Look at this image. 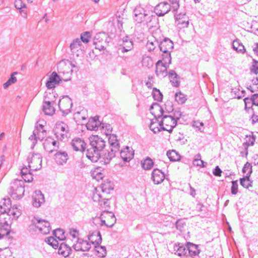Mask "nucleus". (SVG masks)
<instances>
[{"mask_svg": "<svg viewBox=\"0 0 258 258\" xmlns=\"http://www.w3.org/2000/svg\"><path fill=\"white\" fill-rule=\"evenodd\" d=\"M160 124L162 130L166 131L171 133L173 128L177 125V122L172 115H164Z\"/></svg>", "mask_w": 258, "mask_h": 258, "instance_id": "39448f33", "label": "nucleus"}, {"mask_svg": "<svg viewBox=\"0 0 258 258\" xmlns=\"http://www.w3.org/2000/svg\"><path fill=\"white\" fill-rule=\"evenodd\" d=\"M71 251L72 249L71 247L66 243L61 242L59 244L58 249V253L59 254H61L64 257H67L70 254Z\"/></svg>", "mask_w": 258, "mask_h": 258, "instance_id": "c756f323", "label": "nucleus"}, {"mask_svg": "<svg viewBox=\"0 0 258 258\" xmlns=\"http://www.w3.org/2000/svg\"><path fill=\"white\" fill-rule=\"evenodd\" d=\"M150 110L151 113L154 116V117L159 118L163 117L164 115H171L170 111H165L162 107L158 103H153L150 107Z\"/></svg>", "mask_w": 258, "mask_h": 258, "instance_id": "9d476101", "label": "nucleus"}, {"mask_svg": "<svg viewBox=\"0 0 258 258\" xmlns=\"http://www.w3.org/2000/svg\"><path fill=\"white\" fill-rule=\"evenodd\" d=\"M134 20L138 23H141L146 20L148 16L146 11L141 7H136L133 12Z\"/></svg>", "mask_w": 258, "mask_h": 258, "instance_id": "f8f14e48", "label": "nucleus"}, {"mask_svg": "<svg viewBox=\"0 0 258 258\" xmlns=\"http://www.w3.org/2000/svg\"><path fill=\"white\" fill-rule=\"evenodd\" d=\"M171 52L163 53L162 55V62L165 66L168 67L169 65L171 63Z\"/></svg>", "mask_w": 258, "mask_h": 258, "instance_id": "6e6d98bb", "label": "nucleus"}, {"mask_svg": "<svg viewBox=\"0 0 258 258\" xmlns=\"http://www.w3.org/2000/svg\"><path fill=\"white\" fill-rule=\"evenodd\" d=\"M244 102L245 104V110L246 111H248L252 107V100L251 98L246 97L244 99Z\"/></svg>", "mask_w": 258, "mask_h": 258, "instance_id": "e2e57ef3", "label": "nucleus"}, {"mask_svg": "<svg viewBox=\"0 0 258 258\" xmlns=\"http://www.w3.org/2000/svg\"><path fill=\"white\" fill-rule=\"evenodd\" d=\"M108 142L110 144L111 149L116 151H119L120 146L116 135L110 134L109 137L108 138Z\"/></svg>", "mask_w": 258, "mask_h": 258, "instance_id": "2f4dec72", "label": "nucleus"}, {"mask_svg": "<svg viewBox=\"0 0 258 258\" xmlns=\"http://www.w3.org/2000/svg\"><path fill=\"white\" fill-rule=\"evenodd\" d=\"M171 9V6L167 2H162L155 7V12L158 16H163L168 13Z\"/></svg>", "mask_w": 258, "mask_h": 258, "instance_id": "4468645a", "label": "nucleus"}, {"mask_svg": "<svg viewBox=\"0 0 258 258\" xmlns=\"http://www.w3.org/2000/svg\"><path fill=\"white\" fill-rule=\"evenodd\" d=\"M72 106V101L68 96L63 97L58 103L59 109L64 114H68L71 112Z\"/></svg>", "mask_w": 258, "mask_h": 258, "instance_id": "1a4fd4ad", "label": "nucleus"}, {"mask_svg": "<svg viewBox=\"0 0 258 258\" xmlns=\"http://www.w3.org/2000/svg\"><path fill=\"white\" fill-rule=\"evenodd\" d=\"M53 234L56 238L60 241H62L65 239L64 232L62 229H57L53 231Z\"/></svg>", "mask_w": 258, "mask_h": 258, "instance_id": "864d4df0", "label": "nucleus"}, {"mask_svg": "<svg viewBox=\"0 0 258 258\" xmlns=\"http://www.w3.org/2000/svg\"><path fill=\"white\" fill-rule=\"evenodd\" d=\"M168 77L170 82L171 83L173 86L178 87L179 85V77L174 71H169Z\"/></svg>", "mask_w": 258, "mask_h": 258, "instance_id": "473e14b6", "label": "nucleus"}, {"mask_svg": "<svg viewBox=\"0 0 258 258\" xmlns=\"http://www.w3.org/2000/svg\"><path fill=\"white\" fill-rule=\"evenodd\" d=\"M156 66V74L158 78H162L168 75L167 71L168 67L163 64L162 60H159L157 62Z\"/></svg>", "mask_w": 258, "mask_h": 258, "instance_id": "a211bd4d", "label": "nucleus"}, {"mask_svg": "<svg viewBox=\"0 0 258 258\" xmlns=\"http://www.w3.org/2000/svg\"><path fill=\"white\" fill-rule=\"evenodd\" d=\"M69 131L68 125L63 122L56 123L55 127L53 130L56 138L60 141H63L68 138Z\"/></svg>", "mask_w": 258, "mask_h": 258, "instance_id": "423d86ee", "label": "nucleus"}, {"mask_svg": "<svg viewBox=\"0 0 258 258\" xmlns=\"http://www.w3.org/2000/svg\"><path fill=\"white\" fill-rule=\"evenodd\" d=\"M175 100L178 104H182L186 100V96L180 91L176 92L175 94Z\"/></svg>", "mask_w": 258, "mask_h": 258, "instance_id": "de8ad7c7", "label": "nucleus"}, {"mask_svg": "<svg viewBox=\"0 0 258 258\" xmlns=\"http://www.w3.org/2000/svg\"><path fill=\"white\" fill-rule=\"evenodd\" d=\"M238 186L237 180L232 181L231 194L232 195L237 194L238 192Z\"/></svg>", "mask_w": 258, "mask_h": 258, "instance_id": "774afa93", "label": "nucleus"}, {"mask_svg": "<svg viewBox=\"0 0 258 258\" xmlns=\"http://www.w3.org/2000/svg\"><path fill=\"white\" fill-rule=\"evenodd\" d=\"M108 195H102L100 193L94 192L93 194L92 199L95 202H98L100 207L106 208L109 207Z\"/></svg>", "mask_w": 258, "mask_h": 258, "instance_id": "9b49d317", "label": "nucleus"}, {"mask_svg": "<svg viewBox=\"0 0 258 258\" xmlns=\"http://www.w3.org/2000/svg\"><path fill=\"white\" fill-rule=\"evenodd\" d=\"M90 35L89 33L86 32L81 34V39H80L82 42L84 43H88L89 41Z\"/></svg>", "mask_w": 258, "mask_h": 258, "instance_id": "69168bd1", "label": "nucleus"}, {"mask_svg": "<svg viewBox=\"0 0 258 258\" xmlns=\"http://www.w3.org/2000/svg\"><path fill=\"white\" fill-rule=\"evenodd\" d=\"M10 219V217H9V215L6 213H1L0 214V225H3L4 226H10L8 220Z\"/></svg>", "mask_w": 258, "mask_h": 258, "instance_id": "49530a36", "label": "nucleus"}, {"mask_svg": "<svg viewBox=\"0 0 258 258\" xmlns=\"http://www.w3.org/2000/svg\"><path fill=\"white\" fill-rule=\"evenodd\" d=\"M250 71L255 75L258 74V61L255 59H252V65L250 68Z\"/></svg>", "mask_w": 258, "mask_h": 258, "instance_id": "680f3d73", "label": "nucleus"}, {"mask_svg": "<svg viewBox=\"0 0 258 258\" xmlns=\"http://www.w3.org/2000/svg\"><path fill=\"white\" fill-rule=\"evenodd\" d=\"M233 48L238 53H244L245 52L246 49L242 44V43L240 42V41L238 39H236L233 41Z\"/></svg>", "mask_w": 258, "mask_h": 258, "instance_id": "58836bf2", "label": "nucleus"}, {"mask_svg": "<svg viewBox=\"0 0 258 258\" xmlns=\"http://www.w3.org/2000/svg\"><path fill=\"white\" fill-rule=\"evenodd\" d=\"M187 252L190 256H196L200 253V250L198 248V246L196 244L188 243Z\"/></svg>", "mask_w": 258, "mask_h": 258, "instance_id": "a19ab883", "label": "nucleus"}, {"mask_svg": "<svg viewBox=\"0 0 258 258\" xmlns=\"http://www.w3.org/2000/svg\"><path fill=\"white\" fill-rule=\"evenodd\" d=\"M71 145L74 150L83 152L85 149L86 144L84 140L79 138H77L72 140Z\"/></svg>", "mask_w": 258, "mask_h": 258, "instance_id": "5701e85b", "label": "nucleus"}, {"mask_svg": "<svg viewBox=\"0 0 258 258\" xmlns=\"http://www.w3.org/2000/svg\"><path fill=\"white\" fill-rule=\"evenodd\" d=\"M45 241L54 249H56L58 247L59 243L53 237L50 236L46 238Z\"/></svg>", "mask_w": 258, "mask_h": 258, "instance_id": "3c124183", "label": "nucleus"}, {"mask_svg": "<svg viewBox=\"0 0 258 258\" xmlns=\"http://www.w3.org/2000/svg\"><path fill=\"white\" fill-rule=\"evenodd\" d=\"M121 43L120 45L122 46L120 49L121 52L124 53L132 49L133 48V42L132 40L127 36L123 37L120 40Z\"/></svg>", "mask_w": 258, "mask_h": 258, "instance_id": "6ab92c4d", "label": "nucleus"}, {"mask_svg": "<svg viewBox=\"0 0 258 258\" xmlns=\"http://www.w3.org/2000/svg\"><path fill=\"white\" fill-rule=\"evenodd\" d=\"M242 172L244 173H246L245 176H247V177H250V174L252 173L251 164L247 162L243 167Z\"/></svg>", "mask_w": 258, "mask_h": 258, "instance_id": "5fc2aeb1", "label": "nucleus"}, {"mask_svg": "<svg viewBox=\"0 0 258 258\" xmlns=\"http://www.w3.org/2000/svg\"><path fill=\"white\" fill-rule=\"evenodd\" d=\"M11 208V203L10 199H4L0 204V212L6 213Z\"/></svg>", "mask_w": 258, "mask_h": 258, "instance_id": "ea45409f", "label": "nucleus"}, {"mask_svg": "<svg viewBox=\"0 0 258 258\" xmlns=\"http://www.w3.org/2000/svg\"><path fill=\"white\" fill-rule=\"evenodd\" d=\"M118 151L110 148V151H107L104 153L101 152V157L99 159H101V161L103 162L105 164H108L115 156L116 153Z\"/></svg>", "mask_w": 258, "mask_h": 258, "instance_id": "393cba45", "label": "nucleus"}, {"mask_svg": "<svg viewBox=\"0 0 258 258\" xmlns=\"http://www.w3.org/2000/svg\"><path fill=\"white\" fill-rule=\"evenodd\" d=\"M61 81L60 77L55 72H52L46 83V86L49 89L55 87V85L58 84Z\"/></svg>", "mask_w": 258, "mask_h": 258, "instance_id": "aec40b11", "label": "nucleus"}, {"mask_svg": "<svg viewBox=\"0 0 258 258\" xmlns=\"http://www.w3.org/2000/svg\"><path fill=\"white\" fill-rule=\"evenodd\" d=\"M24 181L16 179L11 183L9 193L13 199L19 200L24 196Z\"/></svg>", "mask_w": 258, "mask_h": 258, "instance_id": "f03ea898", "label": "nucleus"}, {"mask_svg": "<svg viewBox=\"0 0 258 258\" xmlns=\"http://www.w3.org/2000/svg\"><path fill=\"white\" fill-rule=\"evenodd\" d=\"M161 127L160 122H158L157 118L155 117L154 119L151 120L149 128L154 133H158L162 130Z\"/></svg>", "mask_w": 258, "mask_h": 258, "instance_id": "c9c22d12", "label": "nucleus"}, {"mask_svg": "<svg viewBox=\"0 0 258 258\" xmlns=\"http://www.w3.org/2000/svg\"><path fill=\"white\" fill-rule=\"evenodd\" d=\"M240 184L244 188H248L252 186V181L249 179V177L245 176L240 179Z\"/></svg>", "mask_w": 258, "mask_h": 258, "instance_id": "603ef678", "label": "nucleus"}, {"mask_svg": "<svg viewBox=\"0 0 258 258\" xmlns=\"http://www.w3.org/2000/svg\"><path fill=\"white\" fill-rule=\"evenodd\" d=\"M32 205L36 208L40 207L45 202L44 195L40 190H36L32 196Z\"/></svg>", "mask_w": 258, "mask_h": 258, "instance_id": "f3484780", "label": "nucleus"}, {"mask_svg": "<svg viewBox=\"0 0 258 258\" xmlns=\"http://www.w3.org/2000/svg\"><path fill=\"white\" fill-rule=\"evenodd\" d=\"M152 95L155 100L157 101H161L163 95L159 90L154 88L152 92Z\"/></svg>", "mask_w": 258, "mask_h": 258, "instance_id": "4d7b16f0", "label": "nucleus"}, {"mask_svg": "<svg viewBox=\"0 0 258 258\" xmlns=\"http://www.w3.org/2000/svg\"><path fill=\"white\" fill-rule=\"evenodd\" d=\"M0 258H12V252L9 247L0 249Z\"/></svg>", "mask_w": 258, "mask_h": 258, "instance_id": "8fccbe9b", "label": "nucleus"}, {"mask_svg": "<svg viewBox=\"0 0 258 258\" xmlns=\"http://www.w3.org/2000/svg\"><path fill=\"white\" fill-rule=\"evenodd\" d=\"M95 221H100V225H105L107 227H112L116 223V219L114 214L109 211H104L101 213L99 217H96Z\"/></svg>", "mask_w": 258, "mask_h": 258, "instance_id": "20e7f679", "label": "nucleus"}, {"mask_svg": "<svg viewBox=\"0 0 258 258\" xmlns=\"http://www.w3.org/2000/svg\"><path fill=\"white\" fill-rule=\"evenodd\" d=\"M44 126L42 124H36L34 130L37 131V138L38 140H42L46 136V131L43 128Z\"/></svg>", "mask_w": 258, "mask_h": 258, "instance_id": "4c0bfd02", "label": "nucleus"}, {"mask_svg": "<svg viewBox=\"0 0 258 258\" xmlns=\"http://www.w3.org/2000/svg\"><path fill=\"white\" fill-rule=\"evenodd\" d=\"M6 214L9 215V217H10V216L12 215L15 218H18L20 215V212L17 210V208L14 209L13 208L11 209L10 208L7 212H6Z\"/></svg>", "mask_w": 258, "mask_h": 258, "instance_id": "bf43d9fd", "label": "nucleus"}, {"mask_svg": "<svg viewBox=\"0 0 258 258\" xmlns=\"http://www.w3.org/2000/svg\"><path fill=\"white\" fill-rule=\"evenodd\" d=\"M111 41V38L105 32L97 33L94 38L93 43L95 48L99 50H105Z\"/></svg>", "mask_w": 258, "mask_h": 258, "instance_id": "7ed1b4c3", "label": "nucleus"}, {"mask_svg": "<svg viewBox=\"0 0 258 258\" xmlns=\"http://www.w3.org/2000/svg\"><path fill=\"white\" fill-rule=\"evenodd\" d=\"M51 138L49 137L46 138L43 143V147L44 150L49 153L53 152V148L51 145Z\"/></svg>", "mask_w": 258, "mask_h": 258, "instance_id": "09e8293b", "label": "nucleus"}, {"mask_svg": "<svg viewBox=\"0 0 258 258\" xmlns=\"http://www.w3.org/2000/svg\"><path fill=\"white\" fill-rule=\"evenodd\" d=\"M89 240L93 244L99 245L102 241V238L100 232L98 230L92 232L88 235Z\"/></svg>", "mask_w": 258, "mask_h": 258, "instance_id": "cd10ccee", "label": "nucleus"}, {"mask_svg": "<svg viewBox=\"0 0 258 258\" xmlns=\"http://www.w3.org/2000/svg\"><path fill=\"white\" fill-rule=\"evenodd\" d=\"M51 102L49 101H44L43 105V111L45 114L52 115L55 112V109L52 105Z\"/></svg>", "mask_w": 258, "mask_h": 258, "instance_id": "7c9ffc66", "label": "nucleus"}, {"mask_svg": "<svg viewBox=\"0 0 258 258\" xmlns=\"http://www.w3.org/2000/svg\"><path fill=\"white\" fill-rule=\"evenodd\" d=\"M175 24L180 29L187 28L189 25L188 16H184V19L179 18L178 19L175 20Z\"/></svg>", "mask_w": 258, "mask_h": 258, "instance_id": "e433bc0d", "label": "nucleus"}, {"mask_svg": "<svg viewBox=\"0 0 258 258\" xmlns=\"http://www.w3.org/2000/svg\"><path fill=\"white\" fill-rule=\"evenodd\" d=\"M159 42L156 39H150L148 40L146 44V48L149 52L153 51L157 46H158Z\"/></svg>", "mask_w": 258, "mask_h": 258, "instance_id": "37998d69", "label": "nucleus"}, {"mask_svg": "<svg viewBox=\"0 0 258 258\" xmlns=\"http://www.w3.org/2000/svg\"><path fill=\"white\" fill-rule=\"evenodd\" d=\"M96 255L100 257H104L106 255V250L105 246L97 245L95 246Z\"/></svg>", "mask_w": 258, "mask_h": 258, "instance_id": "c03bdc74", "label": "nucleus"}, {"mask_svg": "<svg viewBox=\"0 0 258 258\" xmlns=\"http://www.w3.org/2000/svg\"><path fill=\"white\" fill-rule=\"evenodd\" d=\"M100 128L105 130L106 135H110L112 130L110 124L106 123H102Z\"/></svg>", "mask_w": 258, "mask_h": 258, "instance_id": "0e129e2a", "label": "nucleus"}, {"mask_svg": "<svg viewBox=\"0 0 258 258\" xmlns=\"http://www.w3.org/2000/svg\"><path fill=\"white\" fill-rule=\"evenodd\" d=\"M120 157L124 162H129L134 157V151L133 148L128 146L121 149L120 152Z\"/></svg>", "mask_w": 258, "mask_h": 258, "instance_id": "dca6fc26", "label": "nucleus"}, {"mask_svg": "<svg viewBox=\"0 0 258 258\" xmlns=\"http://www.w3.org/2000/svg\"><path fill=\"white\" fill-rule=\"evenodd\" d=\"M174 254L180 256H187L188 247L187 245L181 243L175 244L173 247Z\"/></svg>", "mask_w": 258, "mask_h": 258, "instance_id": "4be33fe9", "label": "nucleus"}, {"mask_svg": "<svg viewBox=\"0 0 258 258\" xmlns=\"http://www.w3.org/2000/svg\"><path fill=\"white\" fill-rule=\"evenodd\" d=\"M174 13V16L175 20H177L179 18L180 19H182L184 18V16H187L186 15V12L184 10L183 11H179L178 9H177L176 11H173Z\"/></svg>", "mask_w": 258, "mask_h": 258, "instance_id": "13d9d810", "label": "nucleus"}, {"mask_svg": "<svg viewBox=\"0 0 258 258\" xmlns=\"http://www.w3.org/2000/svg\"><path fill=\"white\" fill-rule=\"evenodd\" d=\"M102 122L99 120V116L91 118L86 124L87 128L90 131H97L101 127Z\"/></svg>", "mask_w": 258, "mask_h": 258, "instance_id": "412c9836", "label": "nucleus"}, {"mask_svg": "<svg viewBox=\"0 0 258 258\" xmlns=\"http://www.w3.org/2000/svg\"><path fill=\"white\" fill-rule=\"evenodd\" d=\"M37 131L34 130L33 132V134L29 137V139L32 141V148H33L37 143Z\"/></svg>", "mask_w": 258, "mask_h": 258, "instance_id": "338daca9", "label": "nucleus"}, {"mask_svg": "<svg viewBox=\"0 0 258 258\" xmlns=\"http://www.w3.org/2000/svg\"><path fill=\"white\" fill-rule=\"evenodd\" d=\"M70 47L73 53L76 54L77 56H79L78 52L82 51L83 47L81 40L79 38L74 39L71 43Z\"/></svg>", "mask_w": 258, "mask_h": 258, "instance_id": "bb28decb", "label": "nucleus"}, {"mask_svg": "<svg viewBox=\"0 0 258 258\" xmlns=\"http://www.w3.org/2000/svg\"><path fill=\"white\" fill-rule=\"evenodd\" d=\"M158 46L163 53H169L173 48V43L170 39L165 38L159 42Z\"/></svg>", "mask_w": 258, "mask_h": 258, "instance_id": "ddd939ff", "label": "nucleus"}, {"mask_svg": "<svg viewBox=\"0 0 258 258\" xmlns=\"http://www.w3.org/2000/svg\"><path fill=\"white\" fill-rule=\"evenodd\" d=\"M246 142L242 144V146L244 149H245V157L247 156L248 155V147L249 146H253L254 144L255 138V137L252 135V136L249 135L246 136Z\"/></svg>", "mask_w": 258, "mask_h": 258, "instance_id": "72a5a7b5", "label": "nucleus"}, {"mask_svg": "<svg viewBox=\"0 0 258 258\" xmlns=\"http://www.w3.org/2000/svg\"><path fill=\"white\" fill-rule=\"evenodd\" d=\"M142 166L145 170L151 169L154 165V162L149 157H147L141 162Z\"/></svg>", "mask_w": 258, "mask_h": 258, "instance_id": "a18cd8bd", "label": "nucleus"}, {"mask_svg": "<svg viewBox=\"0 0 258 258\" xmlns=\"http://www.w3.org/2000/svg\"><path fill=\"white\" fill-rule=\"evenodd\" d=\"M41 155L39 153H32L28 157V167L32 170L36 171L40 169L42 164Z\"/></svg>", "mask_w": 258, "mask_h": 258, "instance_id": "0eeeda50", "label": "nucleus"}, {"mask_svg": "<svg viewBox=\"0 0 258 258\" xmlns=\"http://www.w3.org/2000/svg\"><path fill=\"white\" fill-rule=\"evenodd\" d=\"M164 178V174L160 170L157 168L153 170L152 173V179L155 184H159L161 183Z\"/></svg>", "mask_w": 258, "mask_h": 258, "instance_id": "b1692460", "label": "nucleus"}, {"mask_svg": "<svg viewBox=\"0 0 258 258\" xmlns=\"http://www.w3.org/2000/svg\"><path fill=\"white\" fill-rule=\"evenodd\" d=\"M10 226H4L0 225V239L3 238L5 236L9 240H12L13 237L10 236L11 230L10 229Z\"/></svg>", "mask_w": 258, "mask_h": 258, "instance_id": "f704fd0d", "label": "nucleus"}, {"mask_svg": "<svg viewBox=\"0 0 258 258\" xmlns=\"http://www.w3.org/2000/svg\"><path fill=\"white\" fill-rule=\"evenodd\" d=\"M54 159L58 165H63L68 160V155L66 152L58 151L54 155Z\"/></svg>", "mask_w": 258, "mask_h": 258, "instance_id": "a878e982", "label": "nucleus"}, {"mask_svg": "<svg viewBox=\"0 0 258 258\" xmlns=\"http://www.w3.org/2000/svg\"><path fill=\"white\" fill-rule=\"evenodd\" d=\"M33 224L36 228H37L41 233L47 234L49 233L50 230V223L45 220L38 218H35L33 221Z\"/></svg>", "mask_w": 258, "mask_h": 258, "instance_id": "6e6552de", "label": "nucleus"}, {"mask_svg": "<svg viewBox=\"0 0 258 258\" xmlns=\"http://www.w3.org/2000/svg\"><path fill=\"white\" fill-rule=\"evenodd\" d=\"M76 251H86L91 248V244L87 240L82 239H78L77 243L73 246Z\"/></svg>", "mask_w": 258, "mask_h": 258, "instance_id": "2eb2a0df", "label": "nucleus"}, {"mask_svg": "<svg viewBox=\"0 0 258 258\" xmlns=\"http://www.w3.org/2000/svg\"><path fill=\"white\" fill-rule=\"evenodd\" d=\"M90 147L87 150L86 156L92 162H96L101 157V152L105 146L103 140L94 136L90 139Z\"/></svg>", "mask_w": 258, "mask_h": 258, "instance_id": "f257e3e1", "label": "nucleus"}, {"mask_svg": "<svg viewBox=\"0 0 258 258\" xmlns=\"http://www.w3.org/2000/svg\"><path fill=\"white\" fill-rule=\"evenodd\" d=\"M166 155L171 161H177L180 159L179 154L174 150L167 151Z\"/></svg>", "mask_w": 258, "mask_h": 258, "instance_id": "79ce46f5", "label": "nucleus"}, {"mask_svg": "<svg viewBox=\"0 0 258 258\" xmlns=\"http://www.w3.org/2000/svg\"><path fill=\"white\" fill-rule=\"evenodd\" d=\"M100 188L102 195H108L110 191L113 189V185L110 181L107 180L101 184Z\"/></svg>", "mask_w": 258, "mask_h": 258, "instance_id": "c85d7f7f", "label": "nucleus"}, {"mask_svg": "<svg viewBox=\"0 0 258 258\" xmlns=\"http://www.w3.org/2000/svg\"><path fill=\"white\" fill-rule=\"evenodd\" d=\"M185 226V222L183 219H178L175 223V227L177 230L182 232Z\"/></svg>", "mask_w": 258, "mask_h": 258, "instance_id": "052dcab7", "label": "nucleus"}]
</instances>
